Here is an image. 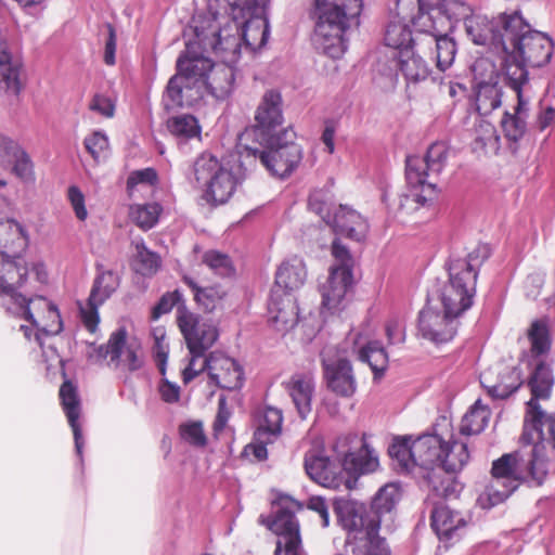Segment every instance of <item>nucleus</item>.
I'll use <instances>...</instances> for the list:
<instances>
[{
	"instance_id": "nucleus-1",
	"label": "nucleus",
	"mask_w": 555,
	"mask_h": 555,
	"mask_svg": "<svg viewBox=\"0 0 555 555\" xmlns=\"http://www.w3.org/2000/svg\"><path fill=\"white\" fill-rule=\"evenodd\" d=\"M528 385L531 399L526 403L520 448L503 454L492 464V483L488 489L491 505L506 500L522 481L542 486L555 473V413H546L539 399H548L554 385L553 372L538 361Z\"/></svg>"
},
{
	"instance_id": "nucleus-2",
	"label": "nucleus",
	"mask_w": 555,
	"mask_h": 555,
	"mask_svg": "<svg viewBox=\"0 0 555 555\" xmlns=\"http://www.w3.org/2000/svg\"><path fill=\"white\" fill-rule=\"evenodd\" d=\"M489 257L488 245H478L465 257L451 255L446 263L448 282L429 294L434 295L435 304L460 319L474 304L479 269Z\"/></svg>"
},
{
	"instance_id": "nucleus-3",
	"label": "nucleus",
	"mask_w": 555,
	"mask_h": 555,
	"mask_svg": "<svg viewBox=\"0 0 555 555\" xmlns=\"http://www.w3.org/2000/svg\"><path fill=\"white\" fill-rule=\"evenodd\" d=\"M317 23L312 37L317 50L339 59L347 50L344 34L352 25L359 26L362 0H314Z\"/></svg>"
},
{
	"instance_id": "nucleus-4",
	"label": "nucleus",
	"mask_w": 555,
	"mask_h": 555,
	"mask_svg": "<svg viewBox=\"0 0 555 555\" xmlns=\"http://www.w3.org/2000/svg\"><path fill=\"white\" fill-rule=\"evenodd\" d=\"M514 34L502 68L508 86L529 87L527 67H541L547 64L554 44L547 35L533 30L524 18Z\"/></svg>"
},
{
	"instance_id": "nucleus-5",
	"label": "nucleus",
	"mask_w": 555,
	"mask_h": 555,
	"mask_svg": "<svg viewBox=\"0 0 555 555\" xmlns=\"http://www.w3.org/2000/svg\"><path fill=\"white\" fill-rule=\"evenodd\" d=\"M210 59L193 51L191 44L177 61V74L166 87L164 96L167 109L192 106L203 98L201 80H206L212 69Z\"/></svg>"
},
{
	"instance_id": "nucleus-6",
	"label": "nucleus",
	"mask_w": 555,
	"mask_h": 555,
	"mask_svg": "<svg viewBox=\"0 0 555 555\" xmlns=\"http://www.w3.org/2000/svg\"><path fill=\"white\" fill-rule=\"evenodd\" d=\"M438 444L439 447L433 450L434 456H429L427 473L423 478L437 495H457L462 487L453 474L460 472L469 460L467 443L456 440L444 441L438 436Z\"/></svg>"
},
{
	"instance_id": "nucleus-7",
	"label": "nucleus",
	"mask_w": 555,
	"mask_h": 555,
	"mask_svg": "<svg viewBox=\"0 0 555 555\" xmlns=\"http://www.w3.org/2000/svg\"><path fill=\"white\" fill-rule=\"evenodd\" d=\"M295 140L296 133L287 128L275 135L258 140L262 150L245 146L244 151L246 156L259 158L271 176L285 179L298 168L304 157V150Z\"/></svg>"
},
{
	"instance_id": "nucleus-8",
	"label": "nucleus",
	"mask_w": 555,
	"mask_h": 555,
	"mask_svg": "<svg viewBox=\"0 0 555 555\" xmlns=\"http://www.w3.org/2000/svg\"><path fill=\"white\" fill-rule=\"evenodd\" d=\"M522 24V16L515 11L512 14L501 13L489 18L486 15L473 14L465 21V30L470 40L487 48L489 52L498 55L501 64L506 56L514 31Z\"/></svg>"
},
{
	"instance_id": "nucleus-9",
	"label": "nucleus",
	"mask_w": 555,
	"mask_h": 555,
	"mask_svg": "<svg viewBox=\"0 0 555 555\" xmlns=\"http://www.w3.org/2000/svg\"><path fill=\"white\" fill-rule=\"evenodd\" d=\"M194 175L197 183L205 186L203 198L212 206L227 203L238 184L232 170L208 153L196 158Z\"/></svg>"
},
{
	"instance_id": "nucleus-10",
	"label": "nucleus",
	"mask_w": 555,
	"mask_h": 555,
	"mask_svg": "<svg viewBox=\"0 0 555 555\" xmlns=\"http://www.w3.org/2000/svg\"><path fill=\"white\" fill-rule=\"evenodd\" d=\"M413 18L415 31H452L455 24L470 17V7L462 0H417Z\"/></svg>"
},
{
	"instance_id": "nucleus-11",
	"label": "nucleus",
	"mask_w": 555,
	"mask_h": 555,
	"mask_svg": "<svg viewBox=\"0 0 555 555\" xmlns=\"http://www.w3.org/2000/svg\"><path fill=\"white\" fill-rule=\"evenodd\" d=\"M335 263L330 268L328 276L320 287L322 311L336 312L352 285L353 258L349 249L338 240L332 243Z\"/></svg>"
},
{
	"instance_id": "nucleus-12",
	"label": "nucleus",
	"mask_w": 555,
	"mask_h": 555,
	"mask_svg": "<svg viewBox=\"0 0 555 555\" xmlns=\"http://www.w3.org/2000/svg\"><path fill=\"white\" fill-rule=\"evenodd\" d=\"M438 444V435L425 434L412 440L411 436L397 437L389 447L393 466L400 474H410L416 467L422 476L427 473L429 456Z\"/></svg>"
},
{
	"instance_id": "nucleus-13",
	"label": "nucleus",
	"mask_w": 555,
	"mask_h": 555,
	"mask_svg": "<svg viewBox=\"0 0 555 555\" xmlns=\"http://www.w3.org/2000/svg\"><path fill=\"white\" fill-rule=\"evenodd\" d=\"M302 505L289 495H281L273 504V517L267 522L279 540L284 541L285 555H305L296 512Z\"/></svg>"
},
{
	"instance_id": "nucleus-14",
	"label": "nucleus",
	"mask_w": 555,
	"mask_h": 555,
	"mask_svg": "<svg viewBox=\"0 0 555 555\" xmlns=\"http://www.w3.org/2000/svg\"><path fill=\"white\" fill-rule=\"evenodd\" d=\"M459 325V319L446 313L435 304L434 295H428L426 306L418 313V335L435 345L447 344L455 337Z\"/></svg>"
},
{
	"instance_id": "nucleus-15",
	"label": "nucleus",
	"mask_w": 555,
	"mask_h": 555,
	"mask_svg": "<svg viewBox=\"0 0 555 555\" xmlns=\"http://www.w3.org/2000/svg\"><path fill=\"white\" fill-rule=\"evenodd\" d=\"M337 518L348 532L346 545L356 539L366 537L380 529V519L365 504L339 499L334 503Z\"/></svg>"
},
{
	"instance_id": "nucleus-16",
	"label": "nucleus",
	"mask_w": 555,
	"mask_h": 555,
	"mask_svg": "<svg viewBox=\"0 0 555 555\" xmlns=\"http://www.w3.org/2000/svg\"><path fill=\"white\" fill-rule=\"evenodd\" d=\"M177 323L190 353L206 352L218 339L217 327L211 322L190 312L184 305L178 307Z\"/></svg>"
},
{
	"instance_id": "nucleus-17",
	"label": "nucleus",
	"mask_w": 555,
	"mask_h": 555,
	"mask_svg": "<svg viewBox=\"0 0 555 555\" xmlns=\"http://www.w3.org/2000/svg\"><path fill=\"white\" fill-rule=\"evenodd\" d=\"M333 349L330 347L321 351L322 366L327 387L337 396L350 398L357 390V382L349 360L338 357L332 358Z\"/></svg>"
},
{
	"instance_id": "nucleus-18",
	"label": "nucleus",
	"mask_w": 555,
	"mask_h": 555,
	"mask_svg": "<svg viewBox=\"0 0 555 555\" xmlns=\"http://www.w3.org/2000/svg\"><path fill=\"white\" fill-rule=\"evenodd\" d=\"M448 158V146L444 142L433 143L424 157L412 155L405 160V179L417 183L421 179L428 180L438 176L444 168Z\"/></svg>"
},
{
	"instance_id": "nucleus-19",
	"label": "nucleus",
	"mask_w": 555,
	"mask_h": 555,
	"mask_svg": "<svg viewBox=\"0 0 555 555\" xmlns=\"http://www.w3.org/2000/svg\"><path fill=\"white\" fill-rule=\"evenodd\" d=\"M282 104V95L279 91L264 92L255 114L254 133L257 140L279 133L276 128L284 120Z\"/></svg>"
},
{
	"instance_id": "nucleus-20",
	"label": "nucleus",
	"mask_w": 555,
	"mask_h": 555,
	"mask_svg": "<svg viewBox=\"0 0 555 555\" xmlns=\"http://www.w3.org/2000/svg\"><path fill=\"white\" fill-rule=\"evenodd\" d=\"M270 0H249V4H256L255 8L245 12L249 17L241 28V41L247 49L256 51L266 46L270 26L267 17V8Z\"/></svg>"
},
{
	"instance_id": "nucleus-21",
	"label": "nucleus",
	"mask_w": 555,
	"mask_h": 555,
	"mask_svg": "<svg viewBox=\"0 0 555 555\" xmlns=\"http://www.w3.org/2000/svg\"><path fill=\"white\" fill-rule=\"evenodd\" d=\"M7 302L9 306L5 307V310L17 318L26 320L30 323V326L21 325V331L24 332V335L27 339H30V333L33 328L36 332L39 331L44 313L47 309H49L51 301L43 296H33L27 297L22 295L20 297H12L9 295L7 297Z\"/></svg>"
},
{
	"instance_id": "nucleus-22",
	"label": "nucleus",
	"mask_w": 555,
	"mask_h": 555,
	"mask_svg": "<svg viewBox=\"0 0 555 555\" xmlns=\"http://www.w3.org/2000/svg\"><path fill=\"white\" fill-rule=\"evenodd\" d=\"M517 98L513 113L505 112L501 120V127L505 138L511 142H518L524 138L527 132V118L530 111V95L528 94V87L525 86H509Z\"/></svg>"
},
{
	"instance_id": "nucleus-23",
	"label": "nucleus",
	"mask_w": 555,
	"mask_h": 555,
	"mask_svg": "<svg viewBox=\"0 0 555 555\" xmlns=\"http://www.w3.org/2000/svg\"><path fill=\"white\" fill-rule=\"evenodd\" d=\"M210 380L227 390H238L245 382L244 370L234 359L222 352H211Z\"/></svg>"
},
{
	"instance_id": "nucleus-24",
	"label": "nucleus",
	"mask_w": 555,
	"mask_h": 555,
	"mask_svg": "<svg viewBox=\"0 0 555 555\" xmlns=\"http://www.w3.org/2000/svg\"><path fill=\"white\" fill-rule=\"evenodd\" d=\"M22 62L13 55L8 41V31L0 27V89L11 95H17L22 85L20 80Z\"/></svg>"
},
{
	"instance_id": "nucleus-25",
	"label": "nucleus",
	"mask_w": 555,
	"mask_h": 555,
	"mask_svg": "<svg viewBox=\"0 0 555 555\" xmlns=\"http://www.w3.org/2000/svg\"><path fill=\"white\" fill-rule=\"evenodd\" d=\"M324 222L331 225L336 234L357 242L365 237L369 228L359 212L344 205L335 208L333 215L324 217Z\"/></svg>"
},
{
	"instance_id": "nucleus-26",
	"label": "nucleus",
	"mask_w": 555,
	"mask_h": 555,
	"mask_svg": "<svg viewBox=\"0 0 555 555\" xmlns=\"http://www.w3.org/2000/svg\"><path fill=\"white\" fill-rule=\"evenodd\" d=\"M269 320L279 332L293 328L298 322V307L291 294L271 289L268 301Z\"/></svg>"
},
{
	"instance_id": "nucleus-27",
	"label": "nucleus",
	"mask_w": 555,
	"mask_h": 555,
	"mask_svg": "<svg viewBox=\"0 0 555 555\" xmlns=\"http://www.w3.org/2000/svg\"><path fill=\"white\" fill-rule=\"evenodd\" d=\"M28 275V268L22 255L16 258H3L1 274H0V305L2 307L9 306L7 297H20L22 294L16 292L26 281Z\"/></svg>"
},
{
	"instance_id": "nucleus-28",
	"label": "nucleus",
	"mask_w": 555,
	"mask_h": 555,
	"mask_svg": "<svg viewBox=\"0 0 555 555\" xmlns=\"http://www.w3.org/2000/svg\"><path fill=\"white\" fill-rule=\"evenodd\" d=\"M60 399L63 405V410L68 420V424L74 434L76 454L79 457L80 463H82V450L85 446V440L82 437L81 427L78 423L81 412L80 400L77 393V388L72 382L65 380L62 384L60 388Z\"/></svg>"
},
{
	"instance_id": "nucleus-29",
	"label": "nucleus",
	"mask_w": 555,
	"mask_h": 555,
	"mask_svg": "<svg viewBox=\"0 0 555 555\" xmlns=\"http://www.w3.org/2000/svg\"><path fill=\"white\" fill-rule=\"evenodd\" d=\"M285 388L300 418L305 420L312 409L314 395V377L310 373H295L285 383Z\"/></svg>"
},
{
	"instance_id": "nucleus-30",
	"label": "nucleus",
	"mask_w": 555,
	"mask_h": 555,
	"mask_svg": "<svg viewBox=\"0 0 555 555\" xmlns=\"http://www.w3.org/2000/svg\"><path fill=\"white\" fill-rule=\"evenodd\" d=\"M436 195V183L421 179L417 183L406 180V190L398 195V210L406 214L426 206Z\"/></svg>"
},
{
	"instance_id": "nucleus-31",
	"label": "nucleus",
	"mask_w": 555,
	"mask_h": 555,
	"mask_svg": "<svg viewBox=\"0 0 555 555\" xmlns=\"http://www.w3.org/2000/svg\"><path fill=\"white\" fill-rule=\"evenodd\" d=\"M307 279V270L302 259L293 257L282 262L275 273V284L272 289L279 294H289L300 288Z\"/></svg>"
},
{
	"instance_id": "nucleus-32",
	"label": "nucleus",
	"mask_w": 555,
	"mask_h": 555,
	"mask_svg": "<svg viewBox=\"0 0 555 555\" xmlns=\"http://www.w3.org/2000/svg\"><path fill=\"white\" fill-rule=\"evenodd\" d=\"M235 81V70L227 64L212 65V69L206 80H201L203 95L210 93L218 100L228 98L233 89Z\"/></svg>"
},
{
	"instance_id": "nucleus-33",
	"label": "nucleus",
	"mask_w": 555,
	"mask_h": 555,
	"mask_svg": "<svg viewBox=\"0 0 555 555\" xmlns=\"http://www.w3.org/2000/svg\"><path fill=\"white\" fill-rule=\"evenodd\" d=\"M28 245L24 228L14 220L0 221V254L2 258H16Z\"/></svg>"
},
{
	"instance_id": "nucleus-34",
	"label": "nucleus",
	"mask_w": 555,
	"mask_h": 555,
	"mask_svg": "<svg viewBox=\"0 0 555 555\" xmlns=\"http://www.w3.org/2000/svg\"><path fill=\"white\" fill-rule=\"evenodd\" d=\"M341 466L346 472L359 475L373 473L378 468V455L370 447L365 436L361 438V446L358 450L345 454Z\"/></svg>"
},
{
	"instance_id": "nucleus-35",
	"label": "nucleus",
	"mask_w": 555,
	"mask_h": 555,
	"mask_svg": "<svg viewBox=\"0 0 555 555\" xmlns=\"http://www.w3.org/2000/svg\"><path fill=\"white\" fill-rule=\"evenodd\" d=\"M393 57L397 59L399 70L409 86L420 83L429 77L428 64L412 49H403L401 52H397Z\"/></svg>"
},
{
	"instance_id": "nucleus-36",
	"label": "nucleus",
	"mask_w": 555,
	"mask_h": 555,
	"mask_svg": "<svg viewBox=\"0 0 555 555\" xmlns=\"http://www.w3.org/2000/svg\"><path fill=\"white\" fill-rule=\"evenodd\" d=\"M487 382L488 374H481L480 383L487 389L489 396L493 399H506L522 385L521 372L516 366H506L499 373V379L495 384L489 385Z\"/></svg>"
},
{
	"instance_id": "nucleus-37",
	"label": "nucleus",
	"mask_w": 555,
	"mask_h": 555,
	"mask_svg": "<svg viewBox=\"0 0 555 555\" xmlns=\"http://www.w3.org/2000/svg\"><path fill=\"white\" fill-rule=\"evenodd\" d=\"M431 528L440 540H450L465 525L464 518L446 504H437L431 512Z\"/></svg>"
},
{
	"instance_id": "nucleus-38",
	"label": "nucleus",
	"mask_w": 555,
	"mask_h": 555,
	"mask_svg": "<svg viewBox=\"0 0 555 555\" xmlns=\"http://www.w3.org/2000/svg\"><path fill=\"white\" fill-rule=\"evenodd\" d=\"M126 340V330L124 327L116 330L111 334L109 339L105 345L95 346V344H90V346L93 347V351L88 353V360L94 363H100L109 357V363L118 366L120 364V358L124 352Z\"/></svg>"
},
{
	"instance_id": "nucleus-39",
	"label": "nucleus",
	"mask_w": 555,
	"mask_h": 555,
	"mask_svg": "<svg viewBox=\"0 0 555 555\" xmlns=\"http://www.w3.org/2000/svg\"><path fill=\"white\" fill-rule=\"evenodd\" d=\"M428 38V43L435 46V59L439 70H447L454 62L456 55V43L449 36L450 31H416Z\"/></svg>"
},
{
	"instance_id": "nucleus-40",
	"label": "nucleus",
	"mask_w": 555,
	"mask_h": 555,
	"mask_svg": "<svg viewBox=\"0 0 555 555\" xmlns=\"http://www.w3.org/2000/svg\"><path fill=\"white\" fill-rule=\"evenodd\" d=\"M119 284L120 278L117 272L105 270L102 264H96V275L89 297L92 301L104 304L117 291Z\"/></svg>"
},
{
	"instance_id": "nucleus-41",
	"label": "nucleus",
	"mask_w": 555,
	"mask_h": 555,
	"mask_svg": "<svg viewBox=\"0 0 555 555\" xmlns=\"http://www.w3.org/2000/svg\"><path fill=\"white\" fill-rule=\"evenodd\" d=\"M417 38H413L410 26L399 17H395L386 26L385 44L398 52L403 49H412L411 44L417 42Z\"/></svg>"
},
{
	"instance_id": "nucleus-42",
	"label": "nucleus",
	"mask_w": 555,
	"mask_h": 555,
	"mask_svg": "<svg viewBox=\"0 0 555 555\" xmlns=\"http://www.w3.org/2000/svg\"><path fill=\"white\" fill-rule=\"evenodd\" d=\"M305 468L312 480L323 486L332 482L336 475L335 464L327 456L315 453L306 455Z\"/></svg>"
},
{
	"instance_id": "nucleus-43",
	"label": "nucleus",
	"mask_w": 555,
	"mask_h": 555,
	"mask_svg": "<svg viewBox=\"0 0 555 555\" xmlns=\"http://www.w3.org/2000/svg\"><path fill=\"white\" fill-rule=\"evenodd\" d=\"M490 415V409L478 399L463 416L460 433L466 436L480 434L488 425Z\"/></svg>"
},
{
	"instance_id": "nucleus-44",
	"label": "nucleus",
	"mask_w": 555,
	"mask_h": 555,
	"mask_svg": "<svg viewBox=\"0 0 555 555\" xmlns=\"http://www.w3.org/2000/svg\"><path fill=\"white\" fill-rule=\"evenodd\" d=\"M346 548L350 555H391L390 547L379 535V531L363 538L359 537L356 541L349 542Z\"/></svg>"
},
{
	"instance_id": "nucleus-45",
	"label": "nucleus",
	"mask_w": 555,
	"mask_h": 555,
	"mask_svg": "<svg viewBox=\"0 0 555 555\" xmlns=\"http://www.w3.org/2000/svg\"><path fill=\"white\" fill-rule=\"evenodd\" d=\"M283 414L278 408L266 405L262 417L256 430V437L260 441H275L282 431Z\"/></svg>"
},
{
	"instance_id": "nucleus-46",
	"label": "nucleus",
	"mask_w": 555,
	"mask_h": 555,
	"mask_svg": "<svg viewBox=\"0 0 555 555\" xmlns=\"http://www.w3.org/2000/svg\"><path fill=\"white\" fill-rule=\"evenodd\" d=\"M475 103L478 113L482 116L491 114L502 104V88L499 82L474 87Z\"/></svg>"
},
{
	"instance_id": "nucleus-47",
	"label": "nucleus",
	"mask_w": 555,
	"mask_h": 555,
	"mask_svg": "<svg viewBox=\"0 0 555 555\" xmlns=\"http://www.w3.org/2000/svg\"><path fill=\"white\" fill-rule=\"evenodd\" d=\"M168 131L178 140L186 141L193 138H201V126L198 120L190 114L172 116L167 120Z\"/></svg>"
},
{
	"instance_id": "nucleus-48",
	"label": "nucleus",
	"mask_w": 555,
	"mask_h": 555,
	"mask_svg": "<svg viewBox=\"0 0 555 555\" xmlns=\"http://www.w3.org/2000/svg\"><path fill=\"white\" fill-rule=\"evenodd\" d=\"M183 282L194 293V299L206 311L215 310L225 296L227 292L221 286L199 287L190 276H184Z\"/></svg>"
},
{
	"instance_id": "nucleus-49",
	"label": "nucleus",
	"mask_w": 555,
	"mask_h": 555,
	"mask_svg": "<svg viewBox=\"0 0 555 555\" xmlns=\"http://www.w3.org/2000/svg\"><path fill=\"white\" fill-rule=\"evenodd\" d=\"M135 251L132 260V268L135 273L143 276L154 275L162 263L159 255L150 250L143 241L135 243Z\"/></svg>"
},
{
	"instance_id": "nucleus-50",
	"label": "nucleus",
	"mask_w": 555,
	"mask_h": 555,
	"mask_svg": "<svg viewBox=\"0 0 555 555\" xmlns=\"http://www.w3.org/2000/svg\"><path fill=\"white\" fill-rule=\"evenodd\" d=\"M359 360L367 363L375 376L383 374L388 364V356L378 340H371L359 350Z\"/></svg>"
},
{
	"instance_id": "nucleus-51",
	"label": "nucleus",
	"mask_w": 555,
	"mask_h": 555,
	"mask_svg": "<svg viewBox=\"0 0 555 555\" xmlns=\"http://www.w3.org/2000/svg\"><path fill=\"white\" fill-rule=\"evenodd\" d=\"M400 500V489L396 483H387L378 490L370 506L371 513H374L382 520L384 514L390 513Z\"/></svg>"
},
{
	"instance_id": "nucleus-52",
	"label": "nucleus",
	"mask_w": 555,
	"mask_h": 555,
	"mask_svg": "<svg viewBox=\"0 0 555 555\" xmlns=\"http://www.w3.org/2000/svg\"><path fill=\"white\" fill-rule=\"evenodd\" d=\"M163 207L158 203L135 204L130 207L131 220L142 230H150L156 225Z\"/></svg>"
},
{
	"instance_id": "nucleus-53",
	"label": "nucleus",
	"mask_w": 555,
	"mask_h": 555,
	"mask_svg": "<svg viewBox=\"0 0 555 555\" xmlns=\"http://www.w3.org/2000/svg\"><path fill=\"white\" fill-rule=\"evenodd\" d=\"M528 338L531 344L530 352L533 357H540L550 351L551 338L544 321L535 320L532 322L528 332Z\"/></svg>"
},
{
	"instance_id": "nucleus-54",
	"label": "nucleus",
	"mask_w": 555,
	"mask_h": 555,
	"mask_svg": "<svg viewBox=\"0 0 555 555\" xmlns=\"http://www.w3.org/2000/svg\"><path fill=\"white\" fill-rule=\"evenodd\" d=\"M474 87L500 82V73L495 63L489 57H479L472 65Z\"/></svg>"
},
{
	"instance_id": "nucleus-55",
	"label": "nucleus",
	"mask_w": 555,
	"mask_h": 555,
	"mask_svg": "<svg viewBox=\"0 0 555 555\" xmlns=\"http://www.w3.org/2000/svg\"><path fill=\"white\" fill-rule=\"evenodd\" d=\"M83 146L90 156L96 162H103L109 156V140L102 130H94L83 140Z\"/></svg>"
},
{
	"instance_id": "nucleus-56",
	"label": "nucleus",
	"mask_w": 555,
	"mask_h": 555,
	"mask_svg": "<svg viewBox=\"0 0 555 555\" xmlns=\"http://www.w3.org/2000/svg\"><path fill=\"white\" fill-rule=\"evenodd\" d=\"M63 331V321L57 307L51 302L47 309L42 324L38 332H35V340L42 347V337L48 335H57Z\"/></svg>"
},
{
	"instance_id": "nucleus-57",
	"label": "nucleus",
	"mask_w": 555,
	"mask_h": 555,
	"mask_svg": "<svg viewBox=\"0 0 555 555\" xmlns=\"http://www.w3.org/2000/svg\"><path fill=\"white\" fill-rule=\"evenodd\" d=\"M203 262L221 278L231 276L235 271L230 257L217 250H207L203 255Z\"/></svg>"
},
{
	"instance_id": "nucleus-58",
	"label": "nucleus",
	"mask_w": 555,
	"mask_h": 555,
	"mask_svg": "<svg viewBox=\"0 0 555 555\" xmlns=\"http://www.w3.org/2000/svg\"><path fill=\"white\" fill-rule=\"evenodd\" d=\"M190 354L191 359L189 361V364L182 372V378L184 384L190 383L204 371H207L208 375L210 376V366H212L211 353L208 357H205V352Z\"/></svg>"
},
{
	"instance_id": "nucleus-59",
	"label": "nucleus",
	"mask_w": 555,
	"mask_h": 555,
	"mask_svg": "<svg viewBox=\"0 0 555 555\" xmlns=\"http://www.w3.org/2000/svg\"><path fill=\"white\" fill-rule=\"evenodd\" d=\"M102 302L92 301L91 297H88L86 304H79L80 321L91 334L95 333L100 323L99 308Z\"/></svg>"
},
{
	"instance_id": "nucleus-60",
	"label": "nucleus",
	"mask_w": 555,
	"mask_h": 555,
	"mask_svg": "<svg viewBox=\"0 0 555 555\" xmlns=\"http://www.w3.org/2000/svg\"><path fill=\"white\" fill-rule=\"evenodd\" d=\"M157 180L158 176L154 168L134 170L127 179V192L132 196L138 185L153 186L157 183Z\"/></svg>"
},
{
	"instance_id": "nucleus-61",
	"label": "nucleus",
	"mask_w": 555,
	"mask_h": 555,
	"mask_svg": "<svg viewBox=\"0 0 555 555\" xmlns=\"http://www.w3.org/2000/svg\"><path fill=\"white\" fill-rule=\"evenodd\" d=\"M88 108L102 116L103 118H113L116 112L115 101L103 93H95L88 104Z\"/></svg>"
},
{
	"instance_id": "nucleus-62",
	"label": "nucleus",
	"mask_w": 555,
	"mask_h": 555,
	"mask_svg": "<svg viewBox=\"0 0 555 555\" xmlns=\"http://www.w3.org/2000/svg\"><path fill=\"white\" fill-rule=\"evenodd\" d=\"M180 435L184 441L194 447H204L206 436L201 422H192L180 426Z\"/></svg>"
},
{
	"instance_id": "nucleus-63",
	"label": "nucleus",
	"mask_w": 555,
	"mask_h": 555,
	"mask_svg": "<svg viewBox=\"0 0 555 555\" xmlns=\"http://www.w3.org/2000/svg\"><path fill=\"white\" fill-rule=\"evenodd\" d=\"M12 170L14 175L25 183H33L35 181L34 166L29 155L24 151L12 163Z\"/></svg>"
},
{
	"instance_id": "nucleus-64",
	"label": "nucleus",
	"mask_w": 555,
	"mask_h": 555,
	"mask_svg": "<svg viewBox=\"0 0 555 555\" xmlns=\"http://www.w3.org/2000/svg\"><path fill=\"white\" fill-rule=\"evenodd\" d=\"M182 300V294L176 289L164 294L153 309V318L157 319L162 314L168 313Z\"/></svg>"
}]
</instances>
